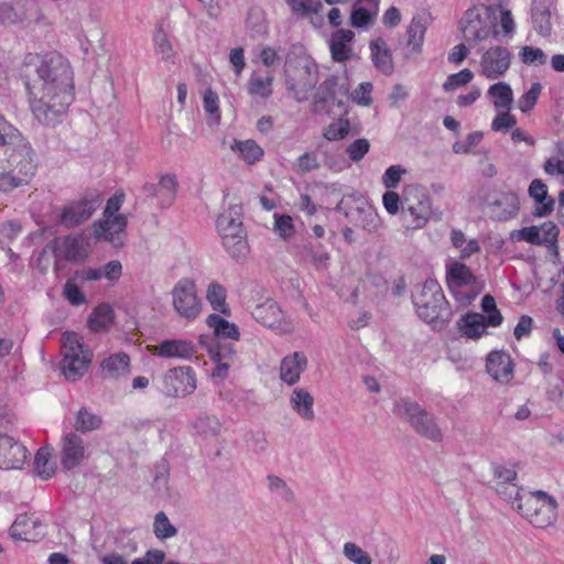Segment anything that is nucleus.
Masks as SVG:
<instances>
[{
    "label": "nucleus",
    "mask_w": 564,
    "mask_h": 564,
    "mask_svg": "<svg viewBox=\"0 0 564 564\" xmlns=\"http://www.w3.org/2000/svg\"><path fill=\"white\" fill-rule=\"evenodd\" d=\"M26 87L34 118L55 124L74 100L73 72L61 55L31 56L26 64Z\"/></svg>",
    "instance_id": "1"
},
{
    "label": "nucleus",
    "mask_w": 564,
    "mask_h": 564,
    "mask_svg": "<svg viewBox=\"0 0 564 564\" xmlns=\"http://www.w3.org/2000/svg\"><path fill=\"white\" fill-rule=\"evenodd\" d=\"M39 159L31 143L0 113V192L30 184Z\"/></svg>",
    "instance_id": "2"
},
{
    "label": "nucleus",
    "mask_w": 564,
    "mask_h": 564,
    "mask_svg": "<svg viewBox=\"0 0 564 564\" xmlns=\"http://www.w3.org/2000/svg\"><path fill=\"white\" fill-rule=\"evenodd\" d=\"M500 491L503 498L536 528H547L557 516V502L545 491H521L517 486Z\"/></svg>",
    "instance_id": "3"
},
{
    "label": "nucleus",
    "mask_w": 564,
    "mask_h": 564,
    "mask_svg": "<svg viewBox=\"0 0 564 564\" xmlns=\"http://www.w3.org/2000/svg\"><path fill=\"white\" fill-rule=\"evenodd\" d=\"M286 89L297 101L307 99L318 82V68L302 46H293L284 63Z\"/></svg>",
    "instance_id": "4"
},
{
    "label": "nucleus",
    "mask_w": 564,
    "mask_h": 564,
    "mask_svg": "<svg viewBox=\"0 0 564 564\" xmlns=\"http://www.w3.org/2000/svg\"><path fill=\"white\" fill-rule=\"evenodd\" d=\"M217 232L227 253L236 259H245L249 252L247 235L242 227L240 207L230 206L216 221Z\"/></svg>",
    "instance_id": "5"
},
{
    "label": "nucleus",
    "mask_w": 564,
    "mask_h": 564,
    "mask_svg": "<svg viewBox=\"0 0 564 564\" xmlns=\"http://www.w3.org/2000/svg\"><path fill=\"white\" fill-rule=\"evenodd\" d=\"M61 351V370L64 377L68 381L82 378L93 360V352L85 346L83 337L75 332H64Z\"/></svg>",
    "instance_id": "6"
},
{
    "label": "nucleus",
    "mask_w": 564,
    "mask_h": 564,
    "mask_svg": "<svg viewBox=\"0 0 564 564\" xmlns=\"http://www.w3.org/2000/svg\"><path fill=\"white\" fill-rule=\"evenodd\" d=\"M393 413L400 420L408 422L421 436L441 443L444 440V430L436 417L429 413L417 402L400 399L393 405Z\"/></svg>",
    "instance_id": "7"
},
{
    "label": "nucleus",
    "mask_w": 564,
    "mask_h": 564,
    "mask_svg": "<svg viewBox=\"0 0 564 564\" xmlns=\"http://www.w3.org/2000/svg\"><path fill=\"white\" fill-rule=\"evenodd\" d=\"M413 304L419 317L426 323H433L444 317L447 302L441 285L434 279H427L413 293Z\"/></svg>",
    "instance_id": "8"
},
{
    "label": "nucleus",
    "mask_w": 564,
    "mask_h": 564,
    "mask_svg": "<svg viewBox=\"0 0 564 564\" xmlns=\"http://www.w3.org/2000/svg\"><path fill=\"white\" fill-rule=\"evenodd\" d=\"M403 213L411 218L410 226L414 229L423 228L432 215V200L430 195L419 185L410 184L403 189Z\"/></svg>",
    "instance_id": "9"
},
{
    "label": "nucleus",
    "mask_w": 564,
    "mask_h": 564,
    "mask_svg": "<svg viewBox=\"0 0 564 564\" xmlns=\"http://www.w3.org/2000/svg\"><path fill=\"white\" fill-rule=\"evenodd\" d=\"M172 305L175 312L184 319L194 321L202 312V302L198 299L196 284L189 278L178 280L172 291Z\"/></svg>",
    "instance_id": "10"
},
{
    "label": "nucleus",
    "mask_w": 564,
    "mask_h": 564,
    "mask_svg": "<svg viewBox=\"0 0 564 564\" xmlns=\"http://www.w3.org/2000/svg\"><path fill=\"white\" fill-rule=\"evenodd\" d=\"M162 392L170 398H185L197 389L196 372L189 366H177L164 372Z\"/></svg>",
    "instance_id": "11"
},
{
    "label": "nucleus",
    "mask_w": 564,
    "mask_h": 564,
    "mask_svg": "<svg viewBox=\"0 0 564 564\" xmlns=\"http://www.w3.org/2000/svg\"><path fill=\"white\" fill-rule=\"evenodd\" d=\"M511 61L512 54L507 46L492 45L480 56L479 75L489 80H497L510 69Z\"/></svg>",
    "instance_id": "12"
},
{
    "label": "nucleus",
    "mask_w": 564,
    "mask_h": 564,
    "mask_svg": "<svg viewBox=\"0 0 564 564\" xmlns=\"http://www.w3.org/2000/svg\"><path fill=\"white\" fill-rule=\"evenodd\" d=\"M485 206L490 217L500 221L514 218L520 210L519 197L512 191L488 193L485 198Z\"/></svg>",
    "instance_id": "13"
},
{
    "label": "nucleus",
    "mask_w": 564,
    "mask_h": 564,
    "mask_svg": "<svg viewBox=\"0 0 564 564\" xmlns=\"http://www.w3.org/2000/svg\"><path fill=\"white\" fill-rule=\"evenodd\" d=\"M252 317L265 327L275 329L283 334H289L294 330V324L288 319L280 308V306L272 300L254 306L251 312Z\"/></svg>",
    "instance_id": "14"
},
{
    "label": "nucleus",
    "mask_w": 564,
    "mask_h": 564,
    "mask_svg": "<svg viewBox=\"0 0 564 564\" xmlns=\"http://www.w3.org/2000/svg\"><path fill=\"white\" fill-rule=\"evenodd\" d=\"M101 204L99 194H89L77 202L65 206L61 214V223L66 227H75L89 219Z\"/></svg>",
    "instance_id": "15"
},
{
    "label": "nucleus",
    "mask_w": 564,
    "mask_h": 564,
    "mask_svg": "<svg viewBox=\"0 0 564 564\" xmlns=\"http://www.w3.org/2000/svg\"><path fill=\"white\" fill-rule=\"evenodd\" d=\"M148 349L151 355L165 359L189 360L196 354L195 344L184 338L164 339Z\"/></svg>",
    "instance_id": "16"
},
{
    "label": "nucleus",
    "mask_w": 564,
    "mask_h": 564,
    "mask_svg": "<svg viewBox=\"0 0 564 564\" xmlns=\"http://www.w3.org/2000/svg\"><path fill=\"white\" fill-rule=\"evenodd\" d=\"M88 457L84 440L74 432H67L62 437L61 464L65 469L79 466Z\"/></svg>",
    "instance_id": "17"
},
{
    "label": "nucleus",
    "mask_w": 564,
    "mask_h": 564,
    "mask_svg": "<svg viewBox=\"0 0 564 564\" xmlns=\"http://www.w3.org/2000/svg\"><path fill=\"white\" fill-rule=\"evenodd\" d=\"M52 247L57 260L78 262L85 260L89 253L86 240L76 236L56 238Z\"/></svg>",
    "instance_id": "18"
},
{
    "label": "nucleus",
    "mask_w": 564,
    "mask_h": 564,
    "mask_svg": "<svg viewBox=\"0 0 564 564\" xmlns=\"http://www.w3.org/2000/svg\"><path fill=\"white\" fill-rule=\"evenodd\" d=\"M28 449L12 436L0 434V469H21L28 458Z\"/></svg>",
    "instance_id": "19"
},
{
    "label": "nucleus",
    "mask_w": 564,
    "mask_h": 564,
    "mask_svg": "<svg viewBox=\"0 0 564 564\" xmlns=\"http://www.w3.org/2000/svg\"><path fill=\"white\" fill-rule=\"evenodd\" d=\"M307 366L308 359L305 352L293 351L281 359L279 378L290 387L295 386L301 380V376L307 369Z\"/></svg>",
    "instance_id": "20"
},
{
    "label": "nucleus",
    "mask_w": 564,
    "mask_h": 564,
    "mask_svg": "<svg viewBox=\"0 0 564 564\" xmlns=\"http://www.w3.org/2000/svg\"><path fill=\"white\" fill-rule=\"evenodd\" d=\"M10 535L20 541H37L44 535V524L34 514H20L10 528Z\"/></svg>",
    "instance_id": "21"
},
{
    "label": "nucleus",
    "mask_w": 564,
    "mask_h": 564,
    "mask_svg": "<svg viewBox=\"0 0 564 564\" xmlns=\"http://www.w3.org/2000/svg\"><path fill=\"white\" fill-rule=\"evenodd\" d=\"M513 367L512 358L508 352L494 350L487 356V372L498 382H510L513 378Z\"/></svg>",
    "instance_id": "22"
},
{
    "label": "nucleus",
    "mask_w": 564,
    "mask_h": 564,
    "mask_svg": "<svg viewBox=\"0 0 564 564\" xmlns=\"http://www.w3.org/2000/svg\"><path fill=\"white\" fill-rule=\"evenodd\" d=\"M127 227L126 216L104 217L94 224V234L96 238L112 243L116 247L122 245L121 235Z\"/></svg>",
    "instance_id": "23"
},
{
    "label": "nucleus",
    "mask_w": 564,
    "mask_h": 564,
    "mask_svg": "<svg viewBox=\"0 0 564 564\" xmlns=\"http://www.w3.org/2000/svg\"><path fill=\"white\" fill-rule=\"evenodd\" d=\"M354 39L355 33L346 29H339L330 35L328 40V47L334 62L344 63L352 58Z\"/></svg>",
    "instance_id": "24"
},
{
    "label": "nucleus",
    "mask_w": 564,
    "mask_h": 564,
    "mask_svg": "<svg viewBox=\"0 0 564 564\" xmlns=\"http://www.w3.org/2000/svg\"><path fill=\"white\" fill-rule=\"evenodd\" d=\"M445 269L447 286L455 295L458 289L471 285L476 280L470 269L458 260L448 259L445 263Z\"/></svg>",
    "instance_id": "25"
},
{
    "label": "nucleus",
    "mask_w": 564,
    "mask_h": 564,
    "mask_svg": "<svg viewBox=\"0 0 564 564\" xmlns=\"http://www.w3.org/2000/svg\"><path fill=\"white\" fill-rule=\"evenodd\" d=\"M290 409L303 421H313L315 417L314 397L304 388H295L289 395Z\"/></svg>",
    "instance_id": "26"
},
{
    "label": "nucleus",
    "mask_w": 564,
    "mask_h": 564,
    "mask_svg": "<svg viewBox=\"0 0 564 564\" xmlns=\"http://www.w3.org/2000/svg\"><path fill=\"white\" fill-rule=\"evenodd\" d=\"M297 256L302 262L312 265L315 270L327 269L330 261L329 252L321 243H303L297 248Z\"/></svg>",
    "instance_id": "27"
},
{
    "label": "nucleus",
    "mask_w": 564,
    "mask_h": 564,
    "mask_svg": "<svg viewBox=\"0 0 564 564\" xmlns=\"http://www.w3.org/2000/svg\"><path fill=\"white\" fill-rule=\"evenodd\" d=\"M529 196L534 200V216H549L554 209V199L549 196L547 186L541 180H533L528 189Z\"/></svg>",
    "instance_id": "28"
},
{
    "label": "nucleus",
    "mask_w": 564,
    "mask_h": 564,
    "mask_svg": "<svg viewBox=\"0 0 564 564\" xmlns=\"http://www.w3.org/2000/svg\"><path fill=\"white\" fill-rule=\"evenodd\" d=\"M104 377L118 379L130 373V357L126 352H116L106 357L100 364Z\"/></svg>",
    "instance_id": "29"
},
{
    "label": "nucleus",
    "mask_w": 564,
    "mask_h": 564,
    "mask_svg": "<svg viewBox=\"0 0 564 564\" xmlns=\"http://www.w3.org/2000/svg\"><path fill=\"white\" fill-rule=\"evenodd\" d=\"M462 32L468 42H480L489 37L490 29L479 14L468 13L462 20Z\"/></svg>",
    "instance_id": "30"
},
{
    "label": "nucleus",
    "mask_w": 564,
    "mask_h": 564,
    "mask_svg": "<svg viewBox=\"0 0 564 564\" xmlns=\"http://www.w3.org/2000/svg\"><path fill=\"white\" fill-rule=\"evenodd\" d=\"M487 97L496 110H511L514 96L509 83L497 82L487 89Z\"/></svg>",
    "instance_id": "31"
},
{
    "label": "nucleus",
    "mask_w": 564,
    "mask_h": 564,
    "mask_svg": "<svg viewBox=\"0 0 564 564\" xmlns=\"http://www.w3.org/2000/svg\"><path fill=\"white\" fill-rule=\"evenodd\" d=\"M488 326L485 315L479 313H467L457 322L459 332L469 339L482 336Z\"/></svg>",
    "instance_id": "32"
},
{
    "label": "nucleus",
    "mask_w": 564,
    "mask_h": 564,
    "mask_svg": "<svg viewBox=\"0 0 564 564\" xmlns=\"http://www.w3.org/2000/svg\"><path fill=\"white\" fill-rule=\"evenodd\" d=\"M371 58L378 70L384 75L393 72V62L390 50L382 39H377L370 43Z\"/></svg>",
    "instance_id": "33"
},
{
    "label": "nucleus",
    "mask_w": 564,
    "mask_h": 564,
    "mask_svg": "<svg viewBox=\"0 0 564 564\" xmlns=\"http://www.w3.org/2000/svg\"><path fill=\"white\" fill-rule=\"evenodd\" d=\"M230 149L247 164H254L264 155L263 149L251 139L234 140Z\"/></svg>",
    "instance_id": "34"
},
{
    "label": "nucleus",
    "mask_w": 564,
    "mask_h": 564,
    "mask_svg": "<svg viewBox=\"0 0 564 564\" xmlns=\"http://www.w3.org/2000/svg\"><path fill=\"white\" fill-rule=\"evenodd\" d=\"M449 239L452 246L459 251V259L462 260H466L480 251L479 241L475 238L468 239L459 229H452Z\"/></svg>",
    "instance_id": "35"
},
{
    "label": "nucleus",
    "mask_w": 564,
    "mask_h": 564,
    "mask_svg": "<svg viewBox=\"0 0 564 564\" xmlns=\"http://www.w3.org/2000/svg\"><path fill=\"white\" fill-rule=\"evenodd\" d=\"M115 319L113 308L106 303L99 304L89 315L88 326L94 332H102L110 328Z\"/></svg>",
    "instance_id": "36"
},
{
    "label": "nucleus",
    "mask_w": 564,
    "mask_h": 564,
    "mask_svg": "<svg viewBox=\"0 0 564 564\" xmlns=\"http://www.w3.org/2000/svg\"><path fill=\"white\" fill-rule=\"evenodd\" d=\"M226 299L227 291L220 283L213 281L207 285L206 301L214 311H217L224 315H229L230 308Z\"/></svg>",
    "instance_id": "37"
},
{
    "label": "nucleus",
    "mask_w": 564,
    "mask_h": 564,
    "mask_svg": "<svg viewBox=\"0 0 564 564\" xmlns=\"http://www.w3.org/2000/svg\"><path fill=\"white\" fill-rule=\"evenodd\" d=\"M206 324L208 325L209 328L213 329L214 334L217 337L234 340L239 339L240 333L238 326L217 314L208 315V317L206 318Z\"/></svg>",
    "instance_id": "38"
},
{
    "label": "nucleus",
    "mask_w": 564,
    "mask_h": 564,
    "mask_svg": "<svg viewBox=\"0 0 564 564\" xmlns=\"http://www.w3.org/2000/svg\"><path fill=\"white\" fill-rule=\"evenodd\" d=\"M34 470L42 479L51 478L56 470V464L53 459V448L42 447L37 451L34 458Z\"/></svg>",
    "instance_id": "39"
},
{
    "label": "nucleus",
    "mask_w": 564,
    "mask_h": 564,
    "mask_svg": "<svg viewBox=\"0 0 564 564\" xmlns=\"http://www.w3.org/2000/svg\"><path fill=\"white\" fill-rule=\"evenodd\" d=\"M235 358L236 352L231 347H220L216 352L213 354V360L216 362V368L213 371V376L221 379L226 378L229 368L235 361Z\"/></svg>",
    "instance_id": "40"
},
{
    "label": "nucleus",
    "mask_w": 564,
    "mask_h": 564,
    "mask_svg": "<svg viewBox=\"0 0 564 564\" xmlns=\"http://www.w3.org/2000/svg\"><path fill=\"white\" fill-rule=\"evenodd\" d=\"M193 427L198 435L209 438L220 433L221 423L215 415H200L195 420Z\"/></svg>",
    "instance_id": "41"
},
{
    "label": "nucleus",
    "mask_w": 564,
    "mask_h": 564,
    "mask_svg": "<svg viewBox=\"0 0 564 564\" xmlns=\"http://www.w3.org/2000/svg\"><path fill=\"white\" fill-rule=\"evenodd\" d=\"M293 15L310 18L322 9L321 0H285Z\"/></svg>",
    "instance_id": "42"
},
{
    "label": "nucleus",
    "mask_w": 564,
    "mask_h": 564,
    "mask_svg": "<svg viewBox=\"0 0 564 564\" xmlns=\"http://www.w3.org/2000/svg\"><path fill=\"white\" fill-rule=\"evenodd\" d=\"M153 533L156 539L164 541L177 534L176 527L170 521L165 512L160 511L153 520Z\"/></svg>",
    "instance_id": "43"
},
{
    "label": "nucleus",
    "mask_w": 564,
    "mask_h": 564,
    "mask_svg": "<svg viewBox=\"0 0 564 564\" xmlns=\"http://www.w3.org/2000/svg\"><path fill=\"white\" fill-rule=\"evenodd\" d=\"M519 59L527 66L540 67L546 64L547 55L540 47L524 45L519 48Z\"/></svg>",
    "instance_id": "44"
},
{
    "label": "nucleus",
    "mask_w": 564,
    "mask_h": 564,
    "mask_svg": "<svg viewBox=\"0 0 564 564\" xmlns=\"http://www.w3.org/2000/svg\"><path fill=\"white\" fill-rule=\"evenodd\" d=\"M555 151L556 155L545 160L543 170L550 176H562V184L564 185V159L560 158L564 151V140L555 144Z\"/></svg>",
    "instance_id": "45"
},
{
    "label": "nucleus",
    "mask_w": 564,
    "mask_h": 564,
    "mask_svg": "<svg viewBox=\"0 0 564 564\" xmlns=\"http://www.w3.org/2000/svg\"><path fill=\"white\" fill-rule=\"evenodd\" d=\"M153 44L155 53L165 62L172 61L174 56L173 46L169 40L166 32L159 28L153 34Z\"/></svg>",
    "instance_id": "46"
},
{
    "label": "nucleus",
    "mask_w": 564,
    "mask_h": 564,
    "mask_svg": "<svg viewBox=\"0 0 564 564\" xmlns=\"http://www.w3.org/2000/svg\"><path fill=\"white\" fill-rule=\"evenodd\" d=\"M542 88L541 83H533L530 88L518 98L517 107L522 113H528L535 107L541 96Z\"/></svg>",
    "instance_id": "47"
},
{
    "label": "nucleus",
    "mask_w": 564,
    "mask_h": 564,
    "mask_svg": "<svg viewBox=\"0 0 564 564\" xmlns=\"http://www.w3.org/2000/svg\"><path fill=\"white\" fill-rule=\"evenodd\" d=\"M100 425L101 419L98 415L87 411L86 409H80L77 412L74 422V427L76 431L86 433L99 429Z\"/></svg>",
    "instance_id": "48"
},
{
    "label": "nucleus",
    "mask_w": 564,
    "mask_h": 564,
    "mask_svg": "<svg viewBox=\"0 0 564 564\" xmlns=\"http://www.w3.org/2000/svg\"><path fill=\"white\" fill-rule=\"evenodd\" d=\"M272 82L273 77L270 74L264 77L253 74L249 80L248 91L250 95L267 98L272 94Z\"/></svg>",
    "instance_id": "49"
},
{
    "label": "nucleus",
    "mask_w": 564,
    "mask_h": 564,
    "mask_svg": "<svg viewBox=\"0 0 564 564\" xmlns=\"http://www.w3.org/2000/svg\"><path fill=\"white\" fill-rule=\"evenodd\" d=\"M532 22L540 35H549L552 29L551 14L545 7L535 6L532 10Z\"/></svg>",
    "instance_id": "50"
},
{
    "label": "nucleus",
    "mask_w": 564,
    "mask_h": 564,
    "mask_svg": "<svg viewBox=\"0 0 564 564\" xmlns=\"http://www.w3.org/2000/svg\"><path fill=\"white\" fill-rule=\"evenodd\" d=\"M321 163L318 156L314 152H305L301 154L293 163V170L301 175L307 174L319 169Z\"/></svg>",
    "instance_id": "51"
},
{
    "label": "nucleus",
    "mask_w": 564,
    "mask_h": 564,
    "mask_svg": "<svg viewBox=\"0 0 564 564\" xmlns=\"http://www.w3.org/2000/svg\"><path fill=\"white\" fill-rule=\"evenodd\" d=\"M425 34V25L419 18H413L408 29V44L414 51H419L423 44Z\"/></svg>",
    "instance_id": "52"
},
{
    "label": "nucleus",
    "mask_w": 564,
    "mask_h": 564,
    "mask_svg": "<svg viewBox=\"0 0 564 564\" xmlns=\"http://www.w3.org/2000/svg\"><path fill=\"white\" fill-rule=\"evenodd\" d=\"M474 78V73L469 68H464L458 73L447 76L443 84L445 91H453L457 88L464 87L469 84Z\"/></svg>",
    "instance_id": "53"
},
{
    "label": "nucleus",
    "mask_w": 564,
    "mask_h": 564,
    "mask_svg": "<svg viewBox=\"0 0 564 564\" xmlns=\"http://www.w3.org/2000/svg\"><path fill=\"white\" fill-rule=\"evenodd\" d=\"M481 308L485 313H487L485 318L487 319L489 326L497 327L501 325L503 318L497 308L495 299L491 295L487 294L482 297Z\"/></svg>",
    "instance_id": "54"
},
{
    "label": "nucleus",
    "mask_w": 564,
    "mask_h": 564,
    "mask_svg": "<svg viewBox=\"0 0 564 564\" xmlns=\"http://www.w3.org/2000/svg\"><path fill=\"white\" fill-rule=\"evenodd\" d=\"M268 488L272 494H275L281 499L291 501L294 498V494L292 489L288 486V484L280 477L275 475H269L267 477Z\"/></svg>",
    "instance_id": "55"
},
{
    "label": "nucleus",
    "mask_w": 564,
    "mask_h": 564,
    "mask_svg": "<svg viewBox=\"0 0 564 564\" xmlns=\"http://www.w3.org/2000/svg\"><path fill=\"white\" fill-rule=\"evenodd\" d=\"M344 556L354 564H371L370 556L356 543L346 542L343 546Z\"/></svg>",
    "instance_id": "56"
},
{
    "label": "nucleus",
    "mask_w": 564,
    "mask_h": 564,
    "mask_svg": "<svg viewBox=\"0 0 564 564\" xmlns=\"http://www.w3.org/2000/svg\"><path fill=\"white\" fill-rule=\"evenodd\" d=\"M497 115L491 121V130L496 132H507L517 124V118L510 110H497Z\"/></svg>",
    "instance_id": "57"
},
{
    "label": "nucleus",
    "mask_w": 564,
    "mask_h": 564,
    "mask_svg": "<svg viewBox=\"0 0 564 564\" xmlns=\"http://www.w3.org/2000/svg\"><path fill=\"white\" fill-rule=\"evenodd\" d=\"M538 226L523 227L521 229L511 230L509 239L512 242L525 241L532 245H540Z\"/></svg>",
    "instance_id": "58"
},
{
    "label": "nucleus",
    "mask_w": 564,
    "mask_h": 564,
    "mask_svg": "<svg viewBox=\"0 0 564 564\" xmlns=\"http://www.w3.org/2000/svg\"><path fill=\"white\" fill-rule=\"evenodd\" d=\"M274 231L284 240L291 238L295 234L293 219L289 215L274 214Z\"/></svg>",
    "instance_id": "59"
},
{
    "label": "nucleus",
    "mask_w": 564,
    "mask_h": 564,
    "mask_svg": "<svg viewBox=\"0 0 564 564\" xmlns=\"http://www.w3.org/2000/svg\"><path fill=\"white\" fill-rule=\"evenodd\" d=\"M495 477L500 480L502 487L498 488L497 491L503 496L500 491H506L508 487L514 486L512 482L517 478V471L512 467L498 465L494 468Z\"/></svg>",
    "instance_id": "60"
},
{
    "label": "nucleus",
    "mask_w": 564,
    "mask_h": 564,
    "mask_svg": "<svg viewBox=\"0 0 564 564\" xmlns=\"http://www.w3.org/2000/svg\"><path fill=\"white\" fill-rule=\"evenodd\" d=\"M203 105L205 111L218 123L220 121L219 97L212 89H206L204 93Z\"/></svg>",
    "instance_id": "61"
},
{
    "label": "nucleus",
    "mask_w": 564,
    "mask_h": 564,
    "mask_svg": "<svg viewBox=\"0 0 564 564\" xmlns=\"http://www.w3.org/2000/svg\"><path fill=\"white\" fill-rule=\"evenodd\" d=\"M177 189V180L174 175H164L158 184L156 195L164 196L166 203L171 204Z\"/></svg>",
    "instance_id": "62"
},
{
    "label": "nucleus",
    "mask_w": 564,
    "mask_h": 564,
    "mask_svg": "<svg viewBox=\"0 0 564 564\" xmlns=\"http://www.w3.org/2000/svg\"><path fill=\"white\" fill-rule=\"evenodd\" d=\"M349 122L346 119H339L333 123H330L325 130L323 135L329 140H340L345 138L349 132Z\"/></svg>",
    "instance_id": "63"
},
{
    "label": "nucleus",
    "mask_w": 564,
    "mask_h": 564,
    "mask_svg": "<svg viewBox=\"0 0 564 564\" xmlns=\"http://www.w3.org/2000/svg\"><path fill=\"white\" fill-rule=\"evenodd\" d=\"M404 174H406V170L402 165H391L382 175L383 186L387 189L395 188Z\"/></svg>",
    "instance_id": "64"
}]
</instances>
